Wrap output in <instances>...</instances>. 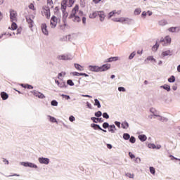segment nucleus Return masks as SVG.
<instances>
[{
    "label": "nucleus",
    "mask_w": 180,
    "mask_h": 180,
    "mask_svg": "<svg viewBox=\"0 0 180 180\" xmlns=\"http://www.w3.org/2000/svg\"><path fill=\"white\" fill-rule=\"evenodd\" d=\"M82 11H79V6L76 4L72 10V13L70 15V18L72 19L73 22H81V16H82Z\"/></svg>",
    "instance_id": "1"
},
{
    "label": "nucleus",
    "mask_w": 180,
    "mask_h": 180,
    "mask_svg": "<svg viewBox=\"0 0 180 180\" xmlns=\"http://www.w3.org/2000/svg\"><path fill=\"white\" fill-rule=\"evenodd\" d=\"M110 67L111 65L109 63L103 64L101 66L91 65V71L93 72H104L105 71L110 70Z\"/></svg>",
    "instance_id": "2"
},
{
    "label": "nucleus",
    "mask_w": 180,
    "mask_h": 180,
    "mask_svg": "<svg viewBox=\"0 0 180 180\" xmlns=\"http://www.w3.org/2000/svg\"><path fill=\"white\" fill-rule=\"evenodd\" d=\"M97 16L99 17L100 22H105V18H106V14H105V11H101L93 12L91 18H97Z\"/></svg>",
    "instance_id": "3"
},
{
    "label": "nucleus",
    "mask_w": 180,
    "mask_h": 180,
    "mask_svg": "<svg viewBox=\"0 0 180 180\" xmlns=\"http://www.w3.org/2000/svg\"><path fill=\"white\" fill-rule=\"evenodd\" d=\"M11 22H18V13L15 10H10Z\"/></svg>",
    "instance_id": "4"
},
{
    "label": "nucleus",
    "mask_w": 180,
    "mask_h": 180,
    "mask_svg": "<svg viewBox=\"0 0 180 180\" xmlns=\"http://www.w3.org/2000/svg\"><path fill=\"white\" fill-rule=\"evenodd\" d=\"M57 23H58V18L55 15H53L51 18L50 26L52 29H54L56 26H57Z\"/></svg>",
    "instance_id": "5"
},
{
    "label": "nucleus",
    "mask_w": 180,
    "mask_h": 180,
    "mask_svg": "<svg viewBox=\"0 0 180 180\" xmlns=\"http://www.w3.org/2000/svg\"><path fill=\"white\" fill-rule=\"evenodd\" d=\"M41 13L46 16V19H50L51 14L49 7H43Z\"/></svg>",
    "instance_id": "6"
},
{
    "label": "nucleus",
    "mask_w": 180,
    "mask_h": 180,
    "mask_svg": "<svg viewBox=\"0 0 180 180\" xmlns=\"http://www.w3.org/2000/svg\"><path fill=\"white\" fill-rule=\"evenodd\" d=\"M32 94L34 95V96H37V98H39L40 99H44V98H46L44 94L37 91H32Z\"/></svg>",
    "instance_id": "7"
},
{
    "label": "nucleus",
    "mask_w": 180,
    "mask_h": 180,
    "mask_svg": "<svg viewBox=\"0 0 180 180\" xmlns=\"http://www.w3.org/2000/svg\"><path fill=\"white\" fill-rule=\"evenodd\" d=\"M41 31L46 36H49V30H47V25L43 23L41 25Z\"/></svg>",
    "instance_id": "8"
},
{
    "label": "nucleus",
    "mask_w": 180,
    "mask_h": 180,
    "mask_svg": "<svg viewBox=\"0 0 180 180\" xmlns=\"http://www.w3.org/2000/svg\"><path fill=\"white\" fill-rule=\"evenodd\" d=\"M160 43H166L167 44H171V37L169 36H166L165 39L162 38L160 40Z\"/></svg>",
    "instance_id": "9"
},
{
    "label": "nucleus",
    "mask_w": 180,
    "mask_h": 180,
    "mask_svg": "<svg viewBox=\"0 0 180 180\" xmlns=\"http://www.w3.org/2000/svg\"><path fill=\"white\" fill-rule=\"evenodd\" d=\"M91 120H92V122H94V123H103V119L96 117H91Z\"/></svg>",
    "instance_id": "10"
},
{
    "label": "nucleus",
    "mask_w": 180,
    "mask_h": 180,
    "mask_svg": "<svg viewBox=\"0 0 180 180\" xmlns=\"http://www.w3.org/2000/svg\"><path fill=\"white\" fill-rule=\"evenodd\" d=\"M144 61L147 64H148V62H147V61H150V63H157V60L155 58H154V56H148L147 58H146Z\"/></svg>",
    "instance_id": "11"
},
{
    "label": "nucleus",
    "mask_w": 180,
    "mask_h": 180,
    "mask_svg": "<svg viewBox=\"0 0 180 180\" xmlns=\"http://www.w3.org/2000/svg\"><path fill=\"white\" fill-rule=\"evenodd\" d=\"M39 162H40V164H49V162H50V160L49 158H39Z\"/></svg>",
    "instance_id": "12"
},
{
    "label": "nucleus",
    "mask_w": 180,
    "mask_h": 180,
    "mask_svg": "<svg viewBox=\"0 0 180 180\" xmlns=\"http://www.w3.org/2000/svg\"><path fill=\"white\" fill-rule=\"evenodd\" d=\"M118 60H119L118 56L110 57L107 58L105 63H113V61H117Z\"/></svg>",
    "instance_id": "13"
},
{
    "label": "nucleus",
    "mask_w": 180,
    "mask_h": 180,
    "mask_svg": "<svg viewBox=\"0 0 180 180\" xmlns=\"http://www.w3.org/2000/svg\"><path fill=\"white\" fill-rule=\"evenodd\" d=\"M116 130H117L116 129V125H115V124H110V127H108V131L110 133L115 134V133H116Z\"/></svg>",
    "instance_id": "14"
},
{
    "label": "nucleus",
    "mask_w": 180,
    "mask_h": 180,
    "mask_svg": "<svg viewBox=\"0 0 180 180\" xmlns=\"http://www.w3.org/2000/svg\"><path fill=\"white\" fill-rule=\"evenodd\" d=\"M67 6H68V4H67V0H63V1L61 2V9L63 12H65Z\"/></svg>",
    "instance_id": "15"
},
{
    "label": "nucleus",
    "mask_w": 180,
    "mask_h": 180,
    "mask_svg": "<svg viewBox=\"0 0 180 180\" xmlns=\"http://www.w3.org/2000/svg\"><path fill=\"white\" fill-rule=\"evenodd\" d=\"M22 165H24V167H29L30 168H37V165L32 162H23Z\"/></svg>",
    "instance_id": "16"
},
{
    "label": "nucleus",
    "mask_w": 180,
    "mask_h": 180,
    "mask_svg": "<svg viewBox=\"0 0 180 180\" xmlns=\"http://www.w3.org/2000/svg\"><path fill=\"white\" fill-rule=\"evenodd\" d=\"M58 58L59 60H71V58L68 55H60L58 56Z\"/></svg>",
    "instance_id": "17"
},
{
    "label": "nucleus",
    "mask_w": 180,
    "mask_h": 180,
    "mask_svg": "<svg viewBox=\"0 0 180 180\" xmlns=\"http://www.w3.org/2000/svg\"><path fill=\"white\" fill-rule=\"evenodd\" d=\"M117 22H120V23H124V22H131V19L129 18H121L118 19Z\"/></svg>",
    "instance_id": "18"
},
{
    "label": "nucleus",
    "mask_w": 180,
    "mask_h": 180,
    "mask_svg": "<svg viewBox=\"0 0 180 180\" xmlns=\"http://www.w3.org/2000/svg\"><path fill=\"white\" fill-rule=\"evenodd\" d=\"M91 127H92V129L94 130H102V127H101V126L98 124H91Z\"/></svg>",
    "instance_id": "19"
},
{
    "label": "nucleus",
    "mask_w": 180,
    "mask_h": 180,
    "mask_svg": "<svg viewBox=\"0 0 180 180\" xmlns=\"http://www.w3.org/2000/svg\"><path fill=\"white\" fill-rule=\"evenodd\" d=\"M160 88L165 89L167 92H169V91H171V86L168 84H164L162 86H160Z\"/></svg>",
    "instance_id": "20"
},
{
    "label": "nucleus",
    "mask_w": 180,
    "mask_h": 180,
    "mask_svg": "<svg viewBox=\"0 0 180 180\" xmlns=\"http://www.w3.org/2000/svg\"><path fill=\"white\" fill-rule=\"evenodd\" d=\"M138 137L140 141H142V143H144V141L147 140V136H146L145 134L139 135Z\"/></svg>",
    "instance_id": "21"
},
{
    "label": "nucleus",
    "mask_w": 180,
    "mask_h": 180,
    "mask_svg": "<svg viewBox=\"0 0 180 180\" xmlns=\"http://www.w3.org/2000/svg\"><path fill=\"white\" fill-rule=\"evenodd\" d=\"M121 127L124 129L125 130H127L129 129V122H127V121H124L121 124Z\"/></svg>",
    "instance_id": "22"
},
{
    "label": "nucleus",
    "mask_w": 180,
    "mask_h": 180,
    "mask_svg": "<svg viewBox=\"0 0 180 180\" xmlns=\"http://www.w3.org/2000/svg\"><path fill=\"white\" fill-rule=\"evenodd\" d=\"M15 21L12 22L11 27H9L10 30H16L18 29V25L15 22Z\"/></svg>",
    "instance_id": "23"
},
{
    "label": "nucleus",
    "mask_w": 180,
    "mask_h": 180,
    "mask_svg": "<svg viewBox=\"0 0 180 180\" xmlns=\"http://www.w3.org/2000/svg\"><path fill=\"white\" fill-rule=\"evenodd\" d=\"M150 112L151 114L153 115V116L155 117H157V116H160V115L157 114V110H155V108H150Z\"/></svg>",
    "instance_id": "24"
},
{
    "label": "nucleus",
    "mask_w": 180,
    "mask_h": 180,
    "mask_svg": "<svg viewBox=\"0 0 180 180\" xmlns=\"http://www.w3.org/2000/svg\"><path fill=\"white\" fill-rule=\"evenodd\" d=\"M159 48L160 44H158V41H156L155 44L152 46V51H157V50H158Z\"/></svg>",
    "instance_id": "25"
},
{
    "label": "nucleus",
    "mask_w": 180,
    "mask_h": 180,
    "mask_svg": "<svg viewBox=\"0 0 180 180\" xmlns=\"http://www.w3.org/2000/svg\"><path fill=\"white\" fill-rule=\"evenodd\" d=\"M162 56L163 57H167V56H172V52H171L169 50L165 51L162 53Z\"/></svg>",
    "instance_id": "26"
},
{
    "label": "nucleus",
    "mask_w": 180,
    "mask_h": 180,
    "mask_svg": "<svg viewBox=\"0 0 180 180\" xmlns=\"http://www.w3.org/2000/svg\"><path fill=\"white\" fill-rule=\"evenodd\" d=\"M94 105L97 106L98 109L101 108V101H99V100H98L97 98H95Z\"/></svg>",
    "instance_id": "27"
},
{
    "label": "nucleus",
    "mask_w": 180,
    "mask_h": 180,
    "mask_svg": "<svg viewBox=\"0 0 180 180\" xmlns=\"http://www.w3.org/2000/svg\"><path fill=\"white\" fill-rule=\"evenodd\" d=\"M1 96L3 99V101H6V99H8V98H9V96L8 95V94H6L5 92H1Z\"/></svg>",
    "instance_id": "28"
},
{
    "label": "nucleus",
    "mask_w": 180,
    "mask_h": 180,
    "mask_svg": "<svg viewBox=\"0 0 180 180\" xmlns=\"http://www.w3.org/2000/svg\"><path fill=\"white\" fill-rule=\"evenodd\" d=\"M26 20L29 25V27H33V20L30 18H27Z\"/></svg>",
    "instance_id": "29"
},
{
    "label": "nucleus",
    "mask_w": 180,
    "mask_h": 180,
    "mask_svg": "<svg viewBox=\"0 0 180 180\" xmlns=\"http://www.w3.org/2000/svg\"><path fill=\"white\" fill-rule=\"evenodd\" d=\"M167 81H168V82H169L170 84H172V83L175 82V81H176L175 76L172 75L170 77H169V78L167 79Z\"/></svg>",
    "instance_id": "30"
},
{
    "label": "nucleus",
    "mask_w": 180,
    "mask_h": 180,
    "mask_svg": "<svg viewBox=\"0 0 180 180\" xmlns=\"http://www.w3.org/2000/svg\"><path fill=\"white\" fill-rule=\"evenodd\" d=\"M156 117H159L158 120H160V122H168V118H167L165 117L159 115V116H157Z\"/></svg>",
    "instance_id": "31"
},
{
    "label": "nucleus",
    "mask_w": 180,
    "mask_h": 180,
    "mask_svg": "<svg viewBox=\"0 0 180 180\" xmlns=\"http://www.w3.org/2000/svg\"><path fill=\"white\" fill-rule=\"evenodd\" d=\"M158 25L160 26H165V25H168V22L165 20H161L158 22Z\"/></svg>",
    "instance_id": "32"
},
{
    "label": "nucleus",
    "mask_w": 180,
    "mask_h": 180,
    "mask_svg": "<svg viewBox=\"0 0 180 180\" xmlns=\"http://www.w3.org/2000/svg\"><path fill=\"white\" fill-rule=\"evenodd\" d=\"M75 69L78 70L79 71H84V67H82L79 64H75Z\"/></svg>",
    "instance_id": "33"
},
{
    "label": "nucleus",
    "mask_w": 180,
    "mask_h": 180,
    "mask_svg": "<svg viewBox=\"0 0 180 180\" xmlns=\"http://www.w3.org/2000/svg\"><path fill=\"white\" fill-rule=\"evenodd\" d=\"M122 139H124V140H129V139H130V134H129V133H124L123 136H122Z\"/></svg>",
    "instance_id": "34"
},
{
    "label": "nucleus",
    "mask_w": 180,
    "mask_h": 180,
    "mask_svg": "<svg viewBox=\"0 0 180 180\" xmlns=\"http://www.w3.org/2000/svg\"><path fill=\"white\" fill-rule=\"evenodd\" d=\"M134 15H140V13H141V8H136V9L134 10Z\"/></svg>",
    "instance_id": "35"
},
{
    "label": "nucleus",
    "mask_w": 180,
    "mask_h": 180,
    "mask_svg": "<svg viewBox=\"0 0 180 180\" xmlns=\"http://www.w3.org/2000/svg\"><path fill=\"white\" fill-rule=\"evenodd\" d=\"M176 29H178V27H172L168 29L169 32H171L172 33H175L176 32Z\"/></svg>",
    "instance_id": "36"
},
{
    "label": "nucleus",
    "mask_w": 180,
    "mask_h": 180,
    "mask_svg": "<svg viewBox=\"0 0 180 180\" xmlns=\"http://www.w3.org/2000/svg\"><path fill=\"white\" fill-rule=\"evenodd\" d=\"M22 88H27V89H33V86L29 84H21Z\"/></svg>",
    "instance_id": "37"
},
{
    "label": "nucleus",
    "mask_w": 180,
    "mask_h": 180,
    "mask_svg": "<svg viewBox=\"0 0 180 180\" xmlns=\"http://www.w3.org/2000/svg\"><path fill=\"white\" fill-rule=\"evenodd\" d=\"M110 126V124H109V122H104L102 124L103 129H109Z\"/></svg>",
    "instance_id": "38"
},
{
    "label": "nucleus",
    "mask_w": 180,
    "mask_h": 180,
    "mask_svg": "<svg viewBox=\"0 0 180 180\" xmlns=\"http://www.w3.org/2000/svg\"><path fill=\"white\" fill-rule=\"evenodd\" d=\"M136 57V51L132 52L129 56V60H133Z\"/></svg>",
    "instance_id": "39"
},
{
    "label": "nucleus",
    "mask_w": 180,
    "mask_h": 180,
    "mask_svg": "<svg viewBox=\"0 0 180 180\" xmlns=\"http://www.w3.org/2000/svg\"><path fill=\"white\" fill-rule=\"evenodd\" d=\"M115 13H116V11H112L108 13V19H110L111 18H112V16H114Z\"/></svg>",
    "instance_id": "40"
},
{
    "label": "nucleus",
    "mask_w": 180,
    "mask_h": 180,
    "mask_svg": "<svg viewBox=\"0 0 180 180\" xmlns=\"http://www.w3.org/2000/svg\"><path fill=\"white\" fill-rule=\"evenodd\" d=\"M75 2V0H68V6L69 8H71V6H72V5H74Z\"/></svg>",
    "instance_id": "41"
},
{
    "label": "nucleus",
    "mask_w": 180,
    "mask_h": 180,
    "mask_svg": "<svg viewBox=\"0 0 180 180\" xmlns=\"http://www.w3.org/2000/svg\"><path fill=\"white\" fill-rule=\"evenodd\" d=\"M149 170H150V174H152V175H155V168H154L153 167H150Z\"/></svg>",
    "instance_id": "42"
},
{
    "label": "nucleus",
    "mask_w": 180,
    "mask_h": 180,
    "mask_svg": "<svg viewBox=\"0 0 180 180\" xmlns=\"http://www.w3.org/2000/svg\"><path fill=\"white\" fill-rule=\"evenodd\" d=\"M129 143H131V144H134V143H136V138L133 136H130Z\"/></svg>",
    "instance_id": "43"
},
{
    "label": "nucleus",
    "mask_w": 180,
    "mask_h": 180,
    "mask_svg": "<svg viewBox=\"0 0 180 180\" xmlns=\"http://www.w3.org/2000/svg\"><path fill=\"white\" fill-rule=\"evenodd\" d=\"M94 116H96V117H101V116H102V111L96 112Z\"/></svg>",
    "instance_id": "44"
},
{
    "label": "nucleus",
    "mask_w": 180,
    "mask_h": 180,
    "mask_svg": "<svg viewBox=\"0 0 180 180\" xmlns=\"http://www.w3.org/2000/svg\"><path fill=\"white\" fill-rule=\"evenodd\" d=\"M148 148H153V150L157 148V146H155V144H154V143H149L148 145Z\"/></svg>",
    "instance_id": "45"
},
{
    "label": "nucleus",
    "mask_w": 180,
    "mask_h": 180,
    "mask_svg": "<svg viewBox=\"0 0 180 180\" xmlns=\"http://www.w3.org/2000/svg\"><path fill=\"white\" fill-rule=\"evenodd\" d=\"M50 122L52 123H57V120L54 117L50 116Z\"/></svg>",
    "instance_id": "46"
},
{
    "label": "nucleus",
    "mask_w": 180,
    "mask_h": 180,
    "mask_svg": "<svg viewBox=\"0 0 180 180\" xmlns=\"http://www.w3.org/2000/svg\"><path fill=\"white\" fill-rule=\"evenodd\" d=\"M67 84H68V85H70V86H74V82L71 79H68L67 81Z\"/></svg>",
    "instance_id": "47"
},
{
    "label": "nucleus",
    "mask_w": 180,
    "mask_h": 180,
    "mask_svg": "<svg viewBox=\"0 0 180 180\" xmlns=\"http://www.w3.org/2000/svg\"><path fill=\"white\" fill-rule=\"evenodd\" d=\"M119 92H126V89L123 86L118 87Z\"/></svg>",
    "instance_id": "48"
},
{
    "label": "nucleus",
    "mask_w": 180,
    "mask_h": 180,
    "mask_svg": "<svg viewBox=\"0 0 180 180\" xmlns=\"http://www.w3.org/2000/svg\"><path fill=\"white\" fill-rule=\"evenodd\" d=\"M102 116L104 119H109V115L108 114V112H103L102 114Z\"/></svg>",
    "instance_id": "49"
},
{
    "label": "nucleus",
    "mask_w": 180,
    "mask_h": 180,
    "mask_svg": "<svg viewBox=\"0 0 180 180\" xmlns=\"http://www.w3.org/2000/svg\"><path fill=\"white\" fill-rule=\"evenodd\" d=\"M51 105H52V106H57L58 105V103L57 102V101L53 100L51 101Z\"/></svg>",
    "instance_id": "50"
},
{
    "label": "nucleus",
    "mask_w": 180,
    "mask_h": 180,
    "mask_svg": "<svg viewBox=\"0 0 180 180\" xmlns=\"http://www.w3.org/2000/svg\"><path fill=\"white\" fill-rule=\"evenodd\" d=\"M58 86H59L60 88H64V87H65V82H60Z\"/></svg>",
    "instance_id": "51"
},
{
    "label": "nucleus",
    "mask_w": 180,
    "mask_h": 180,
    "mask_svg": "<svg viewBox=\"0 0 180 180\" xmlns=\"http://www.w3.org/2000/svg\"><path fill=\"white\" fill-rule=\"evenodd\" d=\"M126 176H128V178L133 179V178H134V174H131V173H127Z\"/></svg>",
    "instance_id": "52"
},
{
    "label": "nucleus",
    "mask_w": 180,
    "mask_h": 180,
    "mask_svg": "<svg viewBox=\"0 0 180 180\" xmlns=\"http://www.w3.org/2000/svg\"><path fill=\"white\" fill-rule=\"evenodd\" d=\"M114 123H115V126H117V127H118V129H120V124H122V123H120V122L115 121Z\"/></svg>",
    "instance_id": "53"
},
{
    "label": "nucleus",
    "mask_w": 180,
    "mask_h": 180,
    "mask_svg": "<svg viewBox=\"0 0 180 180\" xmlns=\"http://www.w3.org/2000/svg\"><path fill=\"white\" fill-rule=\"evenodd\" d=\"M129 155L131 160H133V158H136V155H134L131 152H129Z\"/></svg>",
    "instance_id": "54"
},
{
    "label": "nucleus",
    "mask_w": 180,
    "mask_h": 180,
    "mask_svg": "<svg viewBox=\"0 0 180 180\" xmlns=\"http://www.w3.org/2000/svg\"><path fill=\"white\" fill-rule=\"evenodd\" d=\"M169 157L172 158V160H176L177 161H180V159L178 158H175V156L170 155ZM179 165H180V162H179Z\"/></svg>",
    "instance_id": "55"
},
{
    "label": "nucleus",
    "mask_w": 180,
    "mask_h": 180,
    "mask_svg": "<svg viewBox=\"0 0 180 180\" xmlns=\"http://www.w3.org/2000/svg\"><path fill=\"white\" fill-rule=\"evenodd\" d=\"M29 8L32 9V11H36V8H34V5L33 4H30L29 5Z\"/></svg>",
    "instance_id": "56"
},
{
    "label": "nucleus",
    "mask_w": 180,
    "mask_h": 180,
    "mask_svg": "<svg viewBox=\"0 0 180 180\" xmlns=\"http://www.w3.org/2000/svg\"><path fill=\"white\" fill-rule=\"evenodd\" d=\"M75 75H76L77 77H79V75H84L85 77H86V74L85 73H78V72H75Z\"/></svg>",
    "instance_id": "57"
},
{
    "label": "nucleus",
    "mask_w": 180,
    "mask_h": 180,
    "mask_svg": "<svg viewBox=\"0 0 180 180\" xmlns=\"http://www.w3.org/2000/svg\"><path fill=\"white\" fill-rule=\"evenodd\" d=\"M146 16H147V12L143 11V12H142V14H141V17L145 19V18H146Z\"/></svg>",
    "instance_id": "58"
},
{
    "label": "nucleus",
    "mask_w": 180,
    "mask_h": 180,
    "mask_svg": "<svg viewBox=\"0 0 180 180\" xmlns=\"http://www.w3.org/2000/svg\"><path fill=\"white\" fill-rule=\"evenodd\" d=\"M69 120H70V122H74V120H75V117L74 116L71 115L69 117Z\"/></svg>",
    "instance_id": "59"
},
{
    "label": "nucleus",
    "mask_w": 180,
    "mask_h": 180,
    "mask_svg": "<svg viewBox=\"0 0 180 180\" xmlns=\"http://www.w3.org/2000/svg\"><path fill=\"white\" fill-rule=\"evenodd\" d=\"M135 162H136L137 164H139L141 161V159H140V158H136L135 160H134Z\"/></svg>",
    "instance_id": "60"
},
{
    "label": "nucleus",
    "mask_w": 180,
    "mask_h": 180,
    "mask_svg": "<svg viewBox=\"0 0 180 180\" xmlns=\"http://www.w3.org/2000/svg\"><path fill=\"white\" fill-rule=\"evenodd\" d=\"M112 144H110V143H108L107 144V148H108V150H112Z\"/></svg>",
    "instance_id": "61"
},
{
    "label": "nucleus",
    "mask_w": 180,
    "mask_h": 180,
    "mask_svg": "<svg viewBox=\"0 0 180 180\" xmlns=\"http://www.w3.org/2000/svg\"><path fill=\"white\" fill-rule=\"evenodd\" d=\"M172 89L173 91H176V89H178V86L176 85H174L172 86Z\"/></svg>",
    "instance_id": "62"
},
{
    "label": "nucleus",
    "mask_w": 180,
    "mask_h": 180,
    "mask_svg": "<svg viewBox=\"0 0 180 180\" xmlns=\"http://www.w3.org/2000/svg\"><path fill=\"white\" fill-rule=\"evenodd\" d=\"M101 1H102V0H93V2H94V4H99V2H101Z\"/></svg>",
    "instance_id": "63"
},
{
    "label": "nucleus",
    "mask_w": 180,
    "mask_h": 180,
    "mask_svg": "<svg viewBox=\"0 0 180 180\" xmlns=\"http://www.w3.org/2000/svg\"><path fill=\"white\" fill-rule=\"evenodd\" d=\"M147 13H148V16H151V15H153V13L150 11H148Z\"/></svg>",
    "instance_id": "64"
}]
</instances>
